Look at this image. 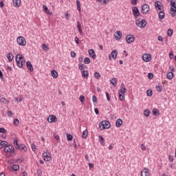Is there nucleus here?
Listing matches in <instances>:
<instances>
[{"label": "nucleus", "instance_id": "f257e3e1", "mask_svg": "<svg viewBox=\"0 0 176 176\" xmlns=\"http://www.w3.org/2000/svg\"><path fill=\"white\" fill-rule=\"evenodd\" d=\"M15 152L14 147L10 144L4 148L5 156L7 157H12V156H14Z\"/></svg>", "mask_w": 176, "mask_h": 176}, {"label": "nucleus", "instance_id": "f03ea898", "mask_svg": "<svg viewBox=\"0 0 176 176\" xmlns=\"http://www.w3.org/2000/svg\"><path fill=\"white\" fill-rule=\"evenodd\" d=\"M126 93H127V89H126V85L122 83L118 91L119 100H120V101H124Z\"/></svg>", "mask_w": 176, "mask_h": 176}, {"label": "nucleus", "instance_id": "7ed1b4c3", "mask_svg": "<svg viewBox=\"0 0 176 176\" xmlns=\"http://www.w3.org/2000/svg\"><path fill=\"white\" fill-rule=\"evenodd\" d=\"M16 65L19 68H23L24 65H25V59L24 58V56L21 54H17L16 56Z\"/></svg>", "mask_w": 176, "mask_h": 176}, {"label": "nucleus", "instance_id": "20e7f679", "mask_svg": "<svg viewBox=\"0 0 176 176\" xmlns=\"http://www.w3.org/2000/svg\"><path fill=\"white\" fill-rule=\"evenodd\" d=\"M170 16L172 17H175L176 14V0L170 1Z\"/></svg>", "mask_w": 176, "mask_h": 176}, {"label": "nucleus", "instance_id": "39448f33", "mask_svg": "<svg viewBox=\"0 0 176 176\" xmlns=\"http://www.w3.org/2000/svg\"><path fill=\"white\" fill-rule=\"evenodd\" d=\"M111 127V123L109 121H102L99 123L100 130H105V129H109Z\"/></svg>", "mask_w": 176, "mask_h": 176}, {"label": "nucleus", "instance_id": "423d86ee", "mask_svg": "<svg viewBox=\"0 0 176 176\" xmlns=\"http://www.w3.org/2000/svg\"><path fill=\"white\" fill-rule=\"evenodd\" d=\"M135 24L138 25V27H140V28H145V27H146V24H148V22H146V20L145 19H136Z\"/></svg>", "mask_w": 176, "mask_h": 176}, {"label": "nucleus", "instance_id": "0eeeda50", "mask_svg": "<svg viewBox=\"0 0 176 176\" xmlns=\"http://www.w3.org/2000/svg\"><path fill=\"white\" fill-rule=\"evenodd\" d=\"M42 157L44 162H50L52 160V154L46 151L42 154Z\"/></svg>", "mask_w": 176, "mask_h": 176}, {"label": "nucleus", "instance_id": "6e6552de", "mask_svg": "<svg viewBox=\"0 0 176 176\" xmlns=\"http://www.w3.org/2000/svg\"><path fill=\"white\" fill-rule=\"evenodd\" d=\"M151 10V7L148 4H143L142 6L141 13L143 14H148Z\"/></svg>", "mask_w": 176, "mask_h": 176}, {"label": "nucleus", "instance_id": "1a4fd4ad", "mask_svg": "<svg viewBox=\"0 0 176 176\" xmlns=\"http://www.w3.org/2000/svg\"><path fill=\"white\" fill-rule=\"evenodd\" d=\"M16 42L19 46H25L27 45V41H25V38L23 36H19L16 38Z\"/></svg>", "mask_w": 176, "mask_h": 176}, {"label": "nucleus", "instance_id": "9d476101", "mask_svg": "<svg viewBox=\"0 0 176 176\" xmlns=\"http://www.w3.org/2000/svg\"><path fill=\"white\" fill-rule=\"evenodd\" d=\"M132 12L135 19H138V17H140L141 13L140 12V10L138 7H133Z\"/></svg>", "mask_w": 176, "mask_h": 176}, {"label": "nucleus", "instance_id": "9b49d317", "mask_svg": "<svg viewBox=\"0 0 176 176\" xmlns=\"http://www.w3.org/2000/svg\"><path fill=\"white\" fill-rule=\"evenodd\" d=\"M116 57H118V51L115 50L109 55V61H112V58L113 60H116Z\"/></svg>", "mask_w": 176, "mask_h": 176}, {"label": "nucleus", "instance_id": "f8f14e48", "mask_svg": "<svg viewBox=\"0 0 176 176\" xmlns=\"http://www.w3.org/2000/svg\"><path fill=\"white\" fill-rule=\"evenodd\" d=\"M135 40V37L133 34H128L126 36V41L128 43H133V42H134Z\"/></svg>", "mask_w": 176, "mask_h": 176}, {"label": "nucleus", "instance_id": "ddd939ff", "mask_svg": "<svg viewBox=\"0 0 176 176\" xmlns=\"http://www.w3.org/2000/svg\"><path fill=\"white\" fill-rule=\"evenodd\" d=\"M142 58L143 61H145V63H149L151 60H152V56L149 54H144L142 56Z\"/></svg>", "mask_w": 176, "mask_h": 176}, {"label": "nucleus", "instance_id": "4468645a", "mask_svg": "<svg viewBox=\"0 0 176 176\" xmlns=\"http://www.w3.org/2000/svg\"><path fill=\"white\" fill-rule=\"evenodd\" d=\"M141 176H151V170L148 168H144L141 171Z\"/></svg>", "mask_w": 176, "mask_h": 176}, {"label": "nucleus", "instance_id": "2eb2a0df", "mask_svg": "<svg viewBox=\"0 0 176 176\" xmlns=\"http://www.w3.org/2000/svg\"><path fill=\"white\" fill-rule=\"evenodd\" d=\"M49 123H56L57 122V117L54 115L50 116L47 118Z\"/></svg>", "mask_w": 176, "mask_h": 176}, {"label": "nucleus", "instance_id": "dca6fc26", "mask_svg": "<svg viewBox=\"0 0 176 176\" xmlns=\"http://www.w3.org/2000/svg\"><path fill=\"white\" fill-rule=\"evenodd\" d=\"M114 38L116 41H120L122 39V32L117 30L114 34Z\"/></svg>", "mask_w": 176, "mask_h": 176}, {"label": "nucleus", "instance_id": "f3484780", "mask_svg": "<svg viewBox=\"0 0 176 176\" xmlns=\"http://www.w3.org/2000/svg\"><path fill=\"white\" fill-rule=\"evenodd\" d=\"M12 5L14 8H20L21 0H12Z\"/></svg>", "mask_w": 176, "mask_h": 176}, {"label": "nucleus", "instance_id": "a211bd4d", "mask_svg": "<svg viewBox=\"0 0 176 176\" xmlns=\"http://www.w3.org/2000/svg\"><path fill=\"white\" fill-rule=\"evenodd\" d=\"M155 8L156 9H158V10H162V8H163V6L162 5V3L160 1H155Z\"/></svg>", "mask_w": 176, "mask_h": 176}, {"label": "nucleus", "instance_id": "6ab92c4d", "mask_svg": "<svg viewBox=\"0 0 176 176\" xmlns=\"http://www.w3.org/2000/svg\"><path fill=\"white\" fill-rule=\"evenodd\" d=\"M88 53L92 58H96L97 56H96V52H94V50L91 49L88 51Z\"/></svg>", "mask_w": 176, "mask_h": 176}, {"label": "nucleus", "instance_id": "aec40b11", "mask_svg": "<svg viewBox=\"0 0 176 176\" xmlns=\"http://www.w3.org/2000/svg\"><path fill=\"white\" fill-rule=\"evenodd\" d=\"M122 124H123V120H122L120 118H118L116 122V127H122Z\"/></svg>", "mask_w": 176, "mask_h": 176}, {"label": "nucleus", "instance_id": "412c9836", "mask_svg": "<svg viewBox=\"0 0 176 176\" xmlns=\"http://www.w3.org/2000/svg\"><path fill=\"white\" fill-rule=\"evenodd\" d=\"M26 67L28 68V69H30L31 72H34V67H32V64H31V62L28 61L26 63Z\"/></svg>", "mask_w": 176, "mask_h": 176}, {"label": "nucleus", "instance_id": "4be33fe9", "mask_svg": "<svg viewBox=\"0 0 176 176\" xmlns=\"http://www.w3.org/2000/svg\"><path fill=\"white\" fill-rule=\"evenodd\" d=\"M51 75L54 79H57V78H58V73L56 70H52L51 72Z\"/></svg>", "mask_w": 176, "mask_h": 176}, {"label": "nucleus", "instance_id": "5701e85b", "mask_svg": "<svg viewBox=\"0 0 176 176\" xmlns=\"http://www.w3.org/2000/svg\"><path fill=\"white\" fill-rule=\"evenodd\" d=\"M43 11L45 12V13H46V14H50V15L53 14V12H51L49 10V8H47V6H43Z\"/></svg>", "mask_w": 176, "mask_h": 176}, {"label": "nucleus", "instance_id": "b1692460", "mask_svg": "<svg viewBox=\"0 0 176 176\" xmlns=\"http://www.w3.org/2000/svg\"><path fill=\"white\" fill-rule=\"evenodd\" d=\"M77 28L80 35H82L83 31L82 30V25L80 21H77Z\"/></svg>", "mask_w": 176, "mask_h": 176}, {"label": "nucleus", "instance_id": "393cba45", "mask_svg": "<svg viewBox=\"0 0 176 176\" xmlns=\"http://www.w3.org/2000/svg\"><path fill=\"white\" fill-rule=\"evenodd\" d=\"M166 77H167V79H168L169 80H171V79L174 78V73H173V72H169L168 73H167Z\"/></svg>", "mask_w": 176, "mask_h": 176}, {"label": "nucleus", "instance_id": "a878e982", "mask_svg": "<svg viewBox=\"0 0 176 176\" xmlns=\"http://www.w3.org/2000/svg\"><path fill=\"white\" fill-rule=\"evenodd\" d=\"M8 145V142L0 140V149L5 148Z\"/></svg>", "mask_w": 176, "mask_h": 176}, {"label": "nucleus", "instance_id": "bb28decb", "mask_svg": "<svg viewBox=\"0 0 176 176\" xmlns=\"http://www.w3.org/2000/svg\"><path fill=\"white\" fill-rule=\"evenodd\" d=\"M81 75L82 78H89V72L82 70L81 72Z\"/></svg>", "mask_w": 176, "mask_h": 176}, {"label": "nucleus", "instance_id": "cd10ccee", "mask_svg": "<svg viewBox=\"0 0 176 176\" xmlns=\"http://www.w3.org/2000/svg\"><path fill=\"white\" fill-rule=\"evenodd\" d=\"M7 58L8 59V60L10 61V63H12V61H13V54H12V52L8 53V54L7 55Z\"/></svg>", "mask_w": 176, "mask_h": 176}, {"label": "nucleus", "instance_id": "c85d7f7f", "mask_svg": "<svg viewBox=\"0 0 176 176\" xmlns=\"http://www.w3.org/2000/svg\"><path fill=\"white\" fill-rule=\"evenodd\" d=\"M18 149H21L22 151H24V152H27V151H28L25 144H21L19 147H18Z\"/></svg>", "mask_w": 176, "mask_h": 176}, {"label": "nucleus", "instance_id": "c756f323", "mask_svg": "<svg viewBox=\"0 0 176 176\" xmlns=\"http://www.w3.org/2000/svg\"><path fill=\"white\" fill-rule=\"evenodd\" d=\"M0 102H3V104H9V101L6 100V98L1 96H0Z\"/></svg>", "mask_w": 176, "mask_h": 176}, {"label": "nucleus", "instance_id": "7c9ffc66", "mask_svg": "<svg viewBox=\"0 0 176 176\" xmlns=\"http://www.w3.org/2000/svg\"><path fill=\"white\" fill-rule=\"evenodd\" d=\"M79 100L80 101L82 105H83V104H85V101H86V98H85V96L81 95L79 97Z\"/></svg>", "mask_w": 176, "mask_h": 176}, {"label": "nucleus", "instance_id": "2f4dec72", "mask_svg": "<svg viewBox=\"0 0 176 176\" xmlns=\"http://www.w3.org/2000/svg\"><path fill=\"white\" fill-rule=\"evenodd\" d=\"M110 83L111 85H113V86H116L117 83H118V79H116V78H113L111 81Z\"/></svg>", "mask_w": 176, "mask_h": 176}, {"label": "nucleus", "instance_id": "473e14b6", "mask_svg": "<svg viewBox=\"0 0 176 176\" xmlns=\"http://www.w3.org/2000/svg\"><path fill=\"white\" fill-rule=\"evenodd\" d=\"M155 88L157 91H158L159 93H162V91H163V87L160 85H156Z\"/></svg>", "mask_w": 176, "mask_h": 176}, {"label": "nucleus", "instance_id": "72a5a7b5", "mask_svg": "<svg viewBox=\"0 0 176 176\" xmlns=\"http://www.w3.org/2000/svg\"><path fill=\"white\" fill-rule=\"evenodd\" d=\"M166 14H164V12H160L158 14V17L159 19H160V20H163V19H164Z\"/></svg>", "mask_w": 176, "mask_h": 176}, {"label": "nucleus", "instance_id": "f704fd0d", "mask_svg": "<svg viewBox=\"0 0 176 176\" xmlns=\"http://www.w3.org/2000/svg\"><path fill=\"white\" fill-rule=\"evenodd\" d=\"M13 124L15 126V127H17L19 124H20V121L19 120L18 118H14L13 120Z\"/></svg>", "mask_w": 176, "mask_h": 176}, {"label": "nucleus", "instance_id": "c9c22d12", "mask_svg": "<svg viewBox=\"0 0 176 176\" xmlns=\"http://www.w3.org/2000/svg\"><path fill=\"white\" fill-rule=\"evenodd\" d=\"M19 140L17 138H15L14 140V145L16 149H19L20 148V145H19Z\"/></svg>", "mask_w": 176, "mask_h": 176}, {"label": "nucleus", "instance_id": "e433bc0d", "mask_svg": "<svg viewBox=\"0 0 176 176\" xmlns=\"http://www.w3.org/2000/svg\"><path fill=\"white\" fill-rule=\"evenodd\" d=\"M89 134V131L87 129H85L82 132V138L86 139L87 138V135Z\"/></svg>", "mask_w": 176, "mask_h": 176}, {"label": "nucleus", "instance_id": "4c0bfd02", "mask_svg": "<svg viewBox=\"0 0 176 176\" xmlns=\"http://www.w3.org/2000/svg\"><path fill=\"white\" fill-rule=\"evenodd\" d=\"M150 113H151V111H149V109H146L144 111V116H146V118L149 117Z\"/></svg>", "mask_w": 176, "mask_h": 176}, {"label": "nucleus", "instance_id": "58836bf2", "mask_svg": "<svg viewBox=\"0 0 176 176\" xmlns=\"http://www.w3.org/2000/svg\"><path fill=\"white\" fill-rule=\"evenodd\" d=\"M42 49L45 52H47V50H49V46L47 45H46V44H43L42 45Z\"/></svg>", "mask_w": 176, "mask_h": 176}, {"label": "nucleus", "instance_id": "ea45409f", "mask_svg": "<svg viewBox=\"0 0 176 176\" xmlns=\"http://www.w3.org/2000/svg\"><path fill=\"white\" fill-rule=\"evenodd\" d=\"M153 115L156 116L157 115H160L159 109H153Z\"/></svg>", "mask_w": 176, "mask_h": 176}, {"label": "nucleus", "instance_id": "a19ab883", "mask_svg": "<svg viewBox=\"0 0 176 176\" xmlns=\"http://www.w3.org/2000/svg\"><path fill=\"white\" fill-rule=\"evenodd\" d=\"M74 138V137L72 136V135L67 133V141H72V139Z\"/></svg>", "mask_w": 176, "mask_h": 176}, {"label": "nucleus", "instance_id": "79ce46f5", "mask_svg": "<svg viewBox=\"0 0 176 176\" xmlns=\"http://www.w3.org/2000/svg\"><path fill=\"white\" fill-rule=\"evenodd\" d=\"M94 76H95L96 79H100V78H101V74H100V73H98V72H96L94 73Z\"/></svg>", "mask_w": 176, "mask_h": 176}, {"label": "nucleus", "instance_id": "37998d69", "mask_svg": "<svg viewBox=\"0 0 176 176\" xmlns=\"http://www.w3.org/2000/svg\"><path fill=\"white\" fill-rule=\"evenodd\" d=\"M19 168H20V166H19V165L12 166V170H14V171H17V170H19Z\"/></svg>", "mask_w": 176, "mask_h": 176}, {"label": "nucleus", "instance_id": "c03bdc74", "mask_svg": "<svg viewBox=\"0 0 176 176\" xmlns=\"http://www.w3.org/2000/svg\"><path fill=\"white\" fill-rule=\"evenodd\" d=\"M167 35L168 36H173V30L171 29L168 30Z\"/></svg>", "mask_w": 176, "mask_h": 176}, {"label": "nucleus", "instance_id": "a18cd8bd", "mask_svg": "<svg viewBox=\"0 0 176 176\" xmlns=\"http://www.w3.org/2000/svg\"><path fill=\"white\" fill-rule=\"evenodd\" d=\"M70 56L72 58H75V57H76V53L75 52L72 51L70 53Z\"/></svg>", "mask_w": 176, "mask_h": 176}, {"label": "nucleus", "instance_id": "49530a36", "mask_svg": "<svg viewBox=\"0 0 176 176\" xmlns=\"http://www.w3.org/2000/svg\"><path fill=\"white\" fill-rule=\"evenodd\" d=\"M84 63H85V64H90V58H85L84 59Z\"/></svg>", "mask_w": 176, "mask_h": 176}, {"label": "nucleus", "instance_id": "de8ad7c7", "mask_svg": "<svg viewBox=\"0 0 176 176\" xmlns=\"http://www.w3.org/2000/svg\"><path fill=\"white\" fill-rule=\"evenodd\" d=\"M146 94H147V96H148V97L152 96V94H153L152 91H151V89L147 90V91H146Z\"/></svg>", "mask_w": 176, "mask_h": 176}, {"label": "nucleus", "instance_id": "09e8293b", "mask_svg": "<svg viewBox=\"0 0 176 176\" xmlns=\"http://www.w3.org/2000/svg\"><path fill=\"white\" fill-rule=\"evenodd\" d=\"M92 101L94 104H97V97L96 96H92Z\"/></svg>", "mask_w": 176, "mask_h": 176}, {"label": "nucleus", "instance_id": "8fccbe9b", "mask_svg": "<svg viewBox=\"0 0 176 176\" xmlns=\"http://www.w3.org/2000/svg\"><path fill=\"white\" fill-rule=\"evenodd\" d=\"M0 133H3L4 134H6L8 133V131H6L5 128H0Z\"/></svg>", "mask_w": 176, "mask_h": 176}, {"label": "nucleus", "instance_id": "3c124183", "mask_svg": "<svg viewBox=\"0 0 176 176\" xmlns=\"http://www.w3.org/2000/svg\"><path fill=\"white\" fill-rule=\"evenodd\" d=\"M141 149H142V151H146V146H145L144 144H141Z\"/></svg>", "mask_w": 176, "mask_h": 176}, {"label": "nucleus", "instance_id": "603ef678", "mask_svg": "<svg viewBox=\"0 0 176 176\" xmlns=\"http://www.w3.org/2000/svg\"><path fill=\"white\" fill-rule=\"evenodd\" d=\"M138 2V0H131V5L135 6L137 5V3Z\"/></svg>", "mask_w": 176, "mask_h": 176}, {"label": "nucleus", "instance_id": "864d4df0", "mask_svg": "<svg viewBox=\"0 0 176 176\" xmlns=\"http://www.w3.org/2000/svg\"><path fill=\"white\" fill-rule=\"evenodd\" d=\"M31 148H32V151H36V146L35 145V144H32Z\"/></svg>", "mask_w": 176, "mask_h": 176}, {"label": "nucleus", "instance_id": "5fc2aeb1", "mask_svg": "<svg viewBox=\"0 0 176 176\" xmlns=\"http://www.w3.org/2000/svg\"><path fill=\"white\" fill-rule=\"evenodd\" d=\"M105 94L107 101H111V97L109 96V94L108 92H106Z\"/></svg>", "mask_w": 176, "mask_h": 176}, {"label": "nucleus", "instance_id": "6e6d98bb", "mask_svg": "<svg viewBox=\"0 0 176 176\" xmlns=\"http://www.w3.org/2000/svg\"><path fill=\"white\" fill-rule=\"evenodd\" d=\"M65 18L66 20H69V14L68 12L65 13Z\"/></svg>", "mask_w": 176, "mask_h": 176}, {"label": "nucleus", "instance_id": "4d7b16f0", "mask_svg": "<svg viewBox=\"0 0 176 176\" xmlns=\"http://www.w3.org/2000/svg\"><path fill=\"white\" fill-rule=\"evenodd\" d=\"M99 140H100V144H104V138H102V136L100 135Z\"/></svg>", "mask_w": 176, "mask_h": 176}, {"label": "nucleus", "instance_id": "13d9d810", "mask_svg": "<svg viewBox=\"0 0 176 176\" xmlns=\"http://www.w3.org/2000/svg\"><path fill=\"white\" fill-rule=\"evenodd\" d=\"M168 160H169V162H174V156L169 155L168 156Z\"/></svg>", "mask_w": 176, "mask_h": 176}, {"label": "nucleus", "instance_id": "bf43d9fd", "mask_svg": "<svg viewBox=\"0 0 176 176\" xmlns=\"http://www.w3.org/2000/svg\"><path fill=\"white\" fill-rule=\"evenodd\" d=\"M148 79H153V74L148 73Z\"/></svg>", "mask_w": 176, "mask_h": 176}, {"label": "nucleus", "instance_id": "052dcab7", "mask_svg": "<svg viewBox=\"0 0 176 176\" xmlns=\"http://www.w3.org/2000/svg\"><path fill=\"white\" fill-rule=\"evenodd\" d=\"M74 41H75L76 45H79V38L75 37Z\"/></svg>", "mask_w": 176, "mask_h": 176}, {"label": "nucleus", "instance_id": "680f3d73", "mask_svg": "<svg viewBox=\"0 0 176 176\" xmlns=\"http://www.w3.org/2000/svg\"><path fill=\"white\" fill-rule=\"evenodd\" d=\"M158 41L160 42H163V36H158V38H157Z\"/></svg>", "mask_w": 176, "mask_h": 176}, {"label": "nucleus", "instance_id": "e2e57ef3", "mask_svg": "<svg viewBox=\"0 0 176 176\" xmlns=\"http://www.w3.org/2000/svg\"><path fill=\"white\" fill-rule=\"evenodd\" d=\"M78 67H79V69H80V71H82V70L83 69V64L80 63V64L78 65Z\"/></svg>", "mask_w": 176, "mask_h": 176}, {"label": "nucleus", "instance_id": "0e129e2a", "mask_svg": "<svg viewBox=\"0 0 176 176\" xmlns=\"http://www.w3.org/2000/svg\"><path fill=\"white\" fill-rule=\"evenodd\" d=\"M5 4H3V1H0V8L1 9H3Z\"/></svg>", "mask_w": 176, "mask_h": 176}, {"label": "nucleus", "instance_id": "69168bd1", "mask_svg": "<svg viewBox=\"0 0 176 176\" xmlns=\"http://www.w3.org/2000/svg\"><path fill=\"white\" fill-rule=\"evenodd\" d=\"M54 138H55V140H57V141H60V135H56L54 136Z\"/></svg>", "mask_w": 176, "mask_h": 176}, {"label": "nucleus", "instance_id": "338daca9", "mask_svg": "<svg viewBox=\"0 0 176 176\" xmlns=\"http://www.w3.org/2000/svg\"><path fill=\"white\" fill-rule=\"evenodd\" d=\"M8 116H11V118H12V116H13V113H12V111H8Z\"/></svg>", "mask_w": 176, "mask_h": 176}, {"label": "nucleus", "instance_id": "774afa93", "mask_svg": "<svg viewBox=\"0 0 176 176\" xmlns=\"http://www.w3.org/2000/svg\"><path fill=\"white\" fill-rule=\"evenodd\" d=\"M76 6L78 7H80V1H79V0H76Z\"/></svg>", "mask_w": 176, "mask_h": 176}]
</instances>
